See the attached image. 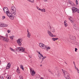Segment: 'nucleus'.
<instances>
[{
  "label": "nucleus",
  "instance_id": "nucleus-1",
  "mask_svg": "<svg viewBox=\"0 0 79 79\" xmlns=\"http://www.w3.org/2000/svg\"><path fill=\"white\" fill-rule=\"evenodd\" d=\"M6 14L8 16L10 17V18L11 20H13L14 19V17L15 16V15H14V14L13 13H11L9 11L8 13H6Z\"/></svg>",
  "mask_w": 79,
  "mask_h": 79
},
{
  "label": "nucleus",
  "instance_id": "nucleus-2",
  "mask_svg": "<svg viewBox=\"0 0 79 79\" xmlns=\"http://www.w3.org/2000/svg\"><path fill=\"white\" fill-rule=\"evenodd\" d=\"M6 14L8 16L10 17V18L11 20H13L14 19V17L15 16V15H14V14L13 13H11L9 11L8 13H6Z\"/></svg>",
  "mask_w": 79,
  "mask_h": 79
},
{
  "label": "nucleus",
  "instance_id": "nucleus-3",
  "mask_svg": "<svg viewBox=\"0 0 79 79\" xmlns=\"http://www.w3.org/2000/svg\"><path fill=\"white\" fill-rule=\"evenodd\" d=\"M16 9L15 8V6H12L10 9V12L11 13H13L14 15H16Z\"/></svg>",
  "mask_w": 79,
  "mask_h": 79
},
{
  "label": "nucleus",
  "instance_id": "nucleus-4",
  "mask_svg": "<svg viewBox=\"0 0 79 79\" xmlns=\"http://www.w3.org/2000/svg\"><path fill=\"white\" fill-rule=\"evenodd\" d=\"M25 48L22 47H19L17 48H16V51L17 52L22 51V52H24Z\"/></svg>",
  "mask_w": 79,
  "mask_h": 79
},
{
  "label": "nucleus",
  "instance_id": "nucleus-5",
  "mask_svg": "<svg viewBox=\"0 0 79 79\" xmlns=\"http://www.w3.org/2000/svg\"><path fill=\"white\" fill-rule=\"evenodd\" d=\"M64 77L66 79H70L69 78V74L67 72H65L64 73Z\"/></svg>",
  "mask_w": 79,
  "mask_h": 79
},
{
  "label": "nucleus",
  "instance_id": "nucleus-6",
  "mask_svg": "<svg viewBox=\"0 0 79 79\" xmlns=\"http://www.w3.org/2000/svg\"><path fill=\"white\" fill-rule=\"evenodd\" d=\"M48 32H55V29L54 28H52L51 26H49L48 27Z\"/></svg>",
  "mask_w": 79,
  "mask_h": 79
},
{
  "label": "nucleus",
  "instance_id": "nucleus-7",
  "mask_svg": "<svg viewBox=\"0 0 79 79\" xmlns=\"http://www.w3.org/2000/svg\"><path fill=\"white\" fill-rule=\"evenodd\" d=\"M17 43L19 46H21L22 45V42H23V39L22 38H19L17 40Z\"/></svg>",
  "mask_w": 79,
  "mask_h": 79
},
{
  "label": "nucleus",
  "instance_id": "nucleus-8",
  "mask_svg": "<svg viewBox=\"0 0 79 79\" xmlns=\"http://www.w3.org/2000/svg\"><path fill=\"white\" fill-rule=\"evenodd\" d=\"M39 46L40 47H41L42 48H43V49H45V48H46V46H45V45L43 44H42V43H40L39 44Z\"/></svg>",
  "mask_w": 79,
  "mask_h": 79
},
{
  "label": "nucleus",
  "instance_id": "nucleus-9",
  "mask_svg": "<svg viewBox=\"0 0 79 79\" xmlns=\"http://www.w3.org/2000/svg\"><path fill=\"white\" fill-rule=\"evenodd\" d=\"M3 10L4 13H8V11H9V10H8V8L6 7H5V8H3Z\"/></svg>",
  "mask_w": 79,
  "mask_h": 79
},
{
  "label": "nucleus",
  "instance_id": "nucleus-10",
  "mask_svg": "<svg viewBox=\"0 0 79 79\" xmlns=\"http://www.w3.org/2000/svg\"><path fill=\"white\" fill-rule=\"evenodd\" d=\"M8 27V25H5L3 23L0 22V27Z\"/></svg>",
  "mask_w": 79,
  "mask_h": 79
},
{
  "label": "nucleus",
  "instance_id": "nucleus-11",
  "mask_svg": "<svg viewBox=\"0 0 79 79\" xmlns=\"http://www.w3.org/2000/svg\"><path fill=\"white\" fill-rule=\"evenodd\" d=\"M48 34H49V36L52 37H56V35H53L51 32H48Z\"/></svg>",
  "mask_w": 79,
  "mask_h": 79
},
{
  "label": "nucleus",
  "instance_id": "nucleus-12",
  "mask_svg": "<svg viewBox=\"0 0 79 79\" xmlns=\"http://www.w3.org/2000/svg\"><path fill=\"white\" fill-rule=\"evenodd\" d=\"M77 9V8L76 7H73L72 9L73 13H75V12H76Z\"/></svg>",
  "mask_w": 79,
  "mask_h": 79
},
{
  "label": "nucleus",
  "instance_id": "nucleus-13",
  "mask_svg": "<svg viewBox=\"0 0 79 79\" xmlns=\"http://www.w3.org/2000/svg\"><path fill=\"white\" fill-rule=\"evenodd\" d=\"M70 39L71 40H75L76 39V37L72 35H70L69 36Z\"/></svg>",
  "mask_w": 79,
  "mask_h": 79
},
{
  "label": "nucleus",
  "instance_id": "nucleus-14",
  "mask_svg": "<svg viewBox=\"0 0 79 79\" xmlns=\"http://www.w3.org/2000/svg\"><path fill=\"white\" fill-rule=\"evenodd\" d=\"M10 66H11V63H8L6 66V69H10Z\"/></svg>",
  "mask_w": 79,
  "mask_h": 79
},
{
  "label": "nucleus",
  "instance_id": "nucleus-15",
  "mask_svg": "<svg viewBox=\"0 0 79 79\" xmlns=\"http://www.w3.org/2000/svg\"><path fill=\"white\" fill-rule=\"evenodd\" d=\"M66 22H67V21H66V20H65L64 21V25L65 27H67V26H68V23H66Z\"/></svg>",
  "mask_w": 79,
  "mask_h": 79
},
{
  "label": "nucleus",
  "instance_id": "nucleus-16",
  "mask_svg": "<svg viewBox=\"0 0 79 79\" xmlns=\"http://www.w3.org/2000/svg\"><path fill=\"white\" fill-rule=\"evenodd\" d=\"M35 74V72L34 70L32 71V73L31 74V76H34V75Z\"/></svg>",
  "mask_w": 79,
  "mask_h": 79
},
{
  "label": "nucleus",
  "instance_id": "nucleus-17",
  "mask_svg": "<svg viewBox=\"0 0 79 79\" xmlns=\"http://www.w3.org/2000/svg\"><path fill=\"white\" fill-rule=\"evenodd\" d=\"M56 75H57L58 77H60L61 76V73L59 72H58V74H56Z\"/></svg>",
  "mask_w": 79,
  "mask_h": 79
},
{
  "label": "nucleus",
  "instance_id": "nucleus-18",
  "mask_svg": "<svg viewBox=\"0 0 79 79\" xmlns=\"http://www.w3.org/2000/svg\"><path fill=\"white\" fill-rule=\"evenodd\" d=\"M40 11H42V12H45V9H40Z\"/></svg>",
  "mask_w": 79,
  "mask_h": 79
},
{
  "label": "nucleus",
  "instance_id": "nucleus-19",
  "mask_svg": "<svg viewBox=\"0 0 79 79\" xmlns=\"http://www.w3.org/2000/svg\"><path fill=\"white\" fill-rule=\"evenodd\" d=\"M20 66H21V69H22V70L23 71H24V68L23 67V65H21Z\"/></svg>",
  "mask_w": 79,
  "mask_h": 79
},
{
  "label": "nucleus",
  "instance_id": "nucleus-20",
  "mask_svg": "<svg viewBox=\"0 0 79 79\" xmlns=\"http://www.w3.org/2000/svg\"><path fill=\"white\" fill-rule=\"evenodd\" d=\"M28 2H32V3H34V0H27Z\"/></svg>",
  "mask_w": 79,
  "mask_h": 79
},
{
  "label": "nucleus",
  "instance_id": "nucleus-21",
  "mask_svg": "<svg viewBox=\"0 0 79 79\" xmlns=\"http://www.w3.org/2000/svg\"><path fill=\"white\" fill-rule=\"evenodd\" d=\"M30 34H31V33H28L27 34V37L28 38H30Z\"/></svg>",
  "mask_w": 79,
  "mask_h": 79
},
{
  "label": "nucleus",
  "instance_id": "nucleus-22",
  "mask_svg": "<svg viewBox=\"0 0 79 79\" xmlns=\"http://www.w3.org/2000/svg\"><path fill=\"white\" fill-rule=\"evenodd\" d=\"M10 49L11 51H12V52H15V49H13V48H10Z\"/></svg>",
  "mask_w": 79,
  "mask_h": 79
},
{
  "label": "nucleus",
  "instance_id": "nucleus-23",
  "mask_svg": "<svg viewBox=\"0 0 79 79\" xmlns=\"http://www.w3.org/2000/svg\"><path fill=\"white\" fill-rule=\"evenodd\" d=\"M30 73H31L32 71H33V70H32V68H30Z\"/></svg>",
  "mask_w": 79,
  "mask_h": 79
},
{
  "label": "nucleus",
  "instance_id": "nucleus-24",
  "mask_svg": "<svg viewBox=\"0 0 79 79\" xmlns=\"http://www.w3.org/2000/svg\"><path fill=\"white\" fill-rule=\"evenodd\" d=\"M2 39H3L4 40H6L7 39H8V38H5V37H3Z\"/></svg>",
  "mask_w": 79,
  "mask_h": 79
},
{
  "label": "nucleus",
  "instance_id": "nucleus-25",
  "mask_svg": "<svg viewBox=\"0 0 79 79\" xmlns=\"http://www.w3.org/2000/svg\"><path fill=\"white\" fill-rule=\"evenodd\" d=\"M46 48L48 49V50H49V49H50V47H47V46L46 48Z\"/></svg>",
  "mask_w": 79,
  "mask_h": 79
},
{
  "label": "nucleus",
  "instance_id": "nucleus-26",
  "mask_svg": "<svg viewBox=\"0 0 79 79\" xmlns=\"http://www.w3.org/2000/svg\"><path fill=\"white\" fill-rule=\"evenodd\" d=\"M6 77L7 78V79H11V77H9V76H6Z\"/></svg>",
  "mask_w": 79,
  "mask_h": 79
},
{
  "label": "nucleus",
  "instance_id": "nucleus-27",
  "mask_svg": "<svg viewBox=\"0 0 79 79\" xmlns=\"http://www.w3.org/2000/svg\"><path fill=\"white\" fill-rule=\"evenodd\" d=\"M19 77L20 78V79H23V76L22 75L19 76Z\"/></svg>",
  "mask_w": 79,
  "mask_h": 79
},
{
  "label": "nucleus",
  "instance_id": "nucleus-28",
  "mask_svg": "<svg viewBox=\"0 0 79 79\" xmlns=\"http://www.w3.org/2000/svg\"><path fill=\"white\" fill-rule=\"evenodd\" d=\"M3 36H0V39H3Z\"/></svg>",
  "mask_w": 79,
  "mask_h": 79
},
{
  "label": "nucleus",
  "instance_id": "nucleus-29",
  "mask_svg": "<svg viewBox=\"0 0 79 79\" xmlns=\"http://www.w3.org/2000/svg\"><path fill=\"white\" fill-rule=\"evenodd\" d=\"M75 1H76V4L77 5H78V1H77V0H75Z\"/></svg>",
  "mask_w": 79,
  "mask_h": 79
},
{
  "label": "nucleus",
  "instance_id": "nucleus-30",
  "mask_svg": "<svg viewBox=\"0 0 79 79\" xmlns=\"http://www.w3.org/2000/svg\"><path fill=\"white\" fill-rule=\"evenodd\" d=\"M52 39L53 41H55V38H52Z\"/></svg>",
  "mask_w": 79,
  "mask_h": 79
},
{
  "label": "nucleus",
  "instance_id": "nucleus-31",
  "mask_svg": "<svg viewBox=\"0 0 79 79\" xmlns=\"http://www.w3.org/2000/svg\"><path fill=\"white\" fill-rule=\"evenodd\" d=\"M10 38L11 40H13V38L12 36H10Z\"/></svg>",
  "mask_w": 79,
  "mask_h": 79
},
{
  "label": "nucleus",
  "instance_id": "nucleus-32",
  "mask_svg": "<svg viewBox=\"0 0 79 79\" xmlns=\"http://www.w3.org/2000/svg\"><path fill=\"white\" fill-rule=\"evenodd\" d=\"M75 69H77V71H78V70H79L78 69L77 67H76V65L75 66Z\"/></svg>",
  "mask_w": 79,
  "mask_h": 79
},
{
  "label": "nucleus",
  "instance_id": "nucleus-33",
  "mask_svg": "<svg viewBox=\"0 0 79 79\" xmlns=\"http://www.w3.org/2000/svg\"><path fill=\"white\" fill-rule=\"evenodd\" d=\"M77 13H79V9H77Z\"/></svg>",
  "mask_w": 79,
  "mask_h": 79
},
{
  "label": "nucleus",
  "instance_id": "nucleus-34",
  "mask_svg": "<svg viewBox=\"0 0 79 79\" xmlns=\"http://www.w3.org/2000/svg\"><path fill=\"white\" fill-rule=\"evenodd\" d=\"M10 30H8L7 31V32L8 33H10Z\"/></svg>",
  "mask_w": 79,
  "mask_h": 79
},
{
  "label": "nucleus",
  "instance_id": "nucleus-35",
  "mask_svg": "<svg viewBox=\"0 0 79 79\" xmlns=\"http://www.w3.org/2000/svg\"><path fill=\"white\" fill-rule=\"evenodd\" d=\"M5 18V16H2V19H4Z\"/></svg>",
  "mask_w": 79,
  "mask_h": 79
},
{
  "label": "nucleus",
  "instance_id": "nucleus-36",
  "mask_svg": "<svg viewBox=\"0 0 79 79\" xmlns=\"http://www.w3.org/2000/svg\"><path fill=\"white\" fill-rule=\"evenodd\" d=\"M5 41L7 42L8 41V39H7V40H5Z\"/></svg>",
  "mask_w": 79,
  "mask_h": 79
},
{
  "label": "nucleus",
  "instance_id": "nucleus-37",
  "mask_svg": "<svg viewBox=\"0 0 79 79\" xmlns=\"http://www.w3.org/2000/svg\"><path fill=\"white\" fill-rule=\"evenodd\" d=\"M36 8H37V9H38V10H40V8L37 6L36 7Z\"/></svg>",
  "mask_w": 79,
  "mask_h": 79
},
{
  "label": "nucleus",
  "instance_id": "nucleus-38",
  "mask_svg": "<svg viewBox=\"0 0 79 79\" xmlns=\"http://www.w3.org/2000/svg\"><path fill=\"white\" fill-rule=\"evenodd\" d=\"M77 48H75V52H77Z\"/></svg>",
  "mask_w": 79,
  "mask_h": 79
},
{
  "label": "nucleus",
  "instance_id": "nucleus-39",
  "mask_svg": "<svg viewBox=\"0 0 79 79\" xmlns=\"http://www.w3.org/2000/svg\"><path fill=\"white\" fill-rule=\"evenodd\" d=\"M62 71H63V73H64V72H65L64 71V70H63V69H62Z\"/></svg>",
  "mask_w": 79,
  "mask_h": 79
},
{
  "label": "nucleus",
  "instance_id": "nucleus-40",
  "mask_svg": "<svg viewBox=\"0 0 79 79\" xmlns=\"http://www.w3.org/2000/svg\"><path fill=\"white\" fill-rule=\"evenodd\" d=\"M17 73H19V71H19V69H17Z\"/></svg>",
  "mask_w": 79,
  "mask_h": 79
},
{
  "label": "nucleus",
  "instance_id": "nucleus-41",
  "mask_svg": "<svg viewBox=\"0 0 79 79\" xmlns=\"http://www.w3.org/2000/svg\"><path fill=\"white\" fill-rule=\"evenodd\" d=\"M27 32L28 34H30V33L29 32V30L28 29H27Z\"/></svg>",
  "mask_w": 79,
  "mask_h": 79
},
{
  "label": "nucleus",
  "instance_id": "nucleus-42",
  "mask_svg": "<svg viewBox=\"0 0 79 79\" xmlns=\"http://www.w3.org/2000/svg\"><path fill=\"white\" fill-rule=\"evenodd\" d=\"M55 39L56 40H58V38H55Z\"/></svg>",
  "mask_w": 79,
  "mask_h": 79
},
{
  "label": "nucleus",
  "instance_id": "nucleus-43",
  "mask_svg": "<svg viewBox=\"0 0 79 79\" xmlns=\"http://www.w3.org/2000/svg\"><path fill=\"white\" fill-rule=\"evenodd\" d=\"M44 59H44V57L43 58H42V60L41 62V63H42V61H43V60H44Z\"/></svg>",
  "mask_w": 79,
  "mask_h": 79
},
{
  "label": "nucleus",
  "instance_id": "nucleus-44",
  "mask_svg": "<svg viewBox=\"0 0 79 79\" xmlns=\"http://www.w3.org/2000/svg\"><path fill=\"white\" fill-rule=\"evenodd\" d=\"M6 36L7 37H8V34L6 33Z\"/></svg>",
  "mask_w": 79,
  "mask_h": 79
},
{
  "label": "nucleus",
  "instance_id": "nucleus-45",
  "mask_svg": "<svg viewBox=\"0 0 79 79\" xmlns=\"http://www.w3.org/2000/svg\"><path fill=\"white\" fill-rule=\"evenodd\" d=\"M73 64H74V66H76V64H75V62H74V61L73 62Z\"/></svg>",
  "mask_w": 79,
  "mask_h": 79
},
{
  "label": "nucleus",
  "instance_id": "nucleus-46",
  "mask_svg": "<svg viewBox=\"0 0 79 79\" xmlns=\"http://www.w3.org/2000/svg\"><path fill=\"white\" fill-rule=\"evenodd\" d=\"M40 56H42V57H44V56H43V55L42 54H40Z\"/></svg>",
  "mask_w": 79,
  "mask_h": 79
},
{
  "label": "nucleus",
  "instance_id": "nucleus-47",
  "mask_svg": "<svg viewBox=\"0 0 79 79\" xmlns=\"http://www.w3.org/2000/svg\"><path fill=\"white\" fill-rule=\"evenodd\" d=\"M43 57L44 58V59H45V58H47V56H45L44 57L43 56Z\"/></svg>",
  "mask_w": 79,
  "mask_h": 79
},
{
  "label": "nucleus",
  "instance_id": "nucleus-48",
  "mask_svg": "<svg viewBox=\"0 0 79 79\" xmlns=\"http://www.w3.org/2000/svg\"><path fill=\"white\" fill-rule=\"evenodd\" d=\"M38 53H39V55H41V54H40V53L39 52H38Z\"/></svg>",
  "mask_w": 79,
  "mask_h": 79
},
{
  "label": "nucleus",
  "instance_id": "nucleus-49",
  "mask_svg": "<svg viewBox=\"0 0 79 79\" xmlns=\"http://www.w3.org/2000/svg\"><path fill=\"white\" fill-rule=\"evenodd\" d=\"M69 4H70V5H71V4L72 3H71V2H69Z\"/></svg>",
  "mask_w": 79,
  "mask_h": 79
},
{
  "label": "nucleus",
  "instance_id": "nucleus-50",
  "mask_svg": "<svg viewBox=\"0 0 79 79\" xmlns=\"http://www.w3.org/2000/svg\"><path fill=\"white\" fill-rule=\"evenodd\" d=\"M29 57H30V58H32V56H30L29 55Z\"/></svg>",
  "mask_w": 79,
  "mask_h": 79
},
{
  "label": "nucleus",
  "instance_id": "nucleus-51",
  "mask_svg": "<svg viewBox=\"0 0 79 79\" xmlns=\"http://www.w3.org/2000/svg\"><path fill=\"white\" fill-rule=\"evenodd\" d=\"M41 58H42V57H39V59L40 60V59H41Z\"/></svg>",
  "mask_w": 79,
  "mask_h": 79
},
{
  "label": "nucleus",
  "instance_id": "nucleus-52",
  "mask_svg": "<svg viewBox=\"0 0 79 79\" xmlns=\"http://www.w3.org/2000/svg\"><path fill=\"white\" fill-rule=\"evenodd\" d=\"M64 63H65L66 64H67V63H66L65 61L64 62Z\"/></svg>",
  "mask_w": 79,
  "mask_h": 79
},
{
  "label": "nucleus",
  "instance_id": "nucleus-53",
  "mask_svg": "<svg viewBox=\"0 0 79 79\" xmlns=\"http://www.w3.org/2000/svg\"><path fill=\"white\" fill-rule=\"evenodd\" d=\"M2 79H3V77H1Z\"/></svg>",
  "mask_w": 79,
  "mask_h": 79
},
{
  "label": "nucleus",
  "instance_id": "nucleus-54",
  "mask_svg": "<svg viewBox=\"0 0 79 79\" xmlns=\"http://www.w3.org/2000/svg\"><path fill=\"white\" fill-rule=\"evenodd\" d=\"M69 20H70V21H71V19H70V18H69Z\"/></svg>",
  "mask_w": 79,
  "mask_h": 79
},
{
  "label": "nucleus",
  "instance_id": "nucleus-55",
  "mask_svg": "<svg viewBox=\"0 0 79 79\" xmlns=\"http://www.w3.org/2000/svg\"><path fill=\"white\" fill-rule=\"evenodd\" d=\"M38 56H39V58H40V57H41L40 56H39V55Z\"/></svg>",
  "mask_w": 79,
  "mask_h": 79
},
{
  "label": "nucleus",
  "instance_id": "nucleus-56",
  "mask_svg": "<svg viewBox=\"0 0 79 79\" xmlns=\"http://www.w3.org/2000/svg\"><path fill=\"white\" fill-rule=\"evenodd\" d=\"M48 0H44V2H47Z\"/></svg>",
  "mask_w": 79,
  "mask_h": 79
},
{
  "label": "nucleus",
  "instance_id": "nucleus-57",
  "mask_svg": "<svg viewBox=\"0 0 79 79\" xmlns=\"http://www.w3.org/2000/svg\"><path fill=\"white\" fill-rule=\"evenodd\" d=\"M71 21H72L71 22L72 23H73V21L72 20H71Z\"/></svg>",
  "mask_w": 79,
  "mask_h": 79
},
{
  "label": "nucleus",
  "instance_id": "nucleus-58",
  "mask_svg": "<svg viewBox=\"0 0 79 79\" xmlns=\"http://www.w3.org/2000/svg\"><path fill=\"white\" fill-rule=\"evenodd\" d=\"M11 37H15V36H11Z\"/></svg>",
  "mask_w": 79,
  "mask_h": 79
},
{
  "label": "nucleus",
  "instance_id": "nucleus-59",
  "mask_svg": "<svg viewBox=\"0 0 79 79\" xmlns=\"http://www.w3.org/2000/svg\"><path fill=\"white\" fill-rule=\"evenodd\" d=\"M40 66H42V64L40 65Z\"/></svg>",
  "mask_w": 79,
  "mask_h": 79
},
{
  "label": "nucleus",
  "instance_id": "nucleus-60",
  "mask_svg": "<svg viewBox=\"0 0 79 79\" xmlns=\"http://www.w3.org/2000/svg\"><path fill=\"white\" fill-rule=\"evenodd\" d=\"M41 79H44V78L42 77V78H41Z\"/></svg>",
  "mask_w": 79,
  "mask_h": 79
},
{
  "label": "nucleus",
  "instance_id": "nucleus-61",
  "mask_svg": "<svg viewBox=\"0 0 79 79\" xmlns=\"http://www.w3.org/2000/svg\"><path fill=\"white\" fill-rule=\"evenodd\" d=\"M0 63H1V61L0 60Z\"/></svg>",
  "mask_w": 79,
  "mask_h": 79
},
{
  "label": "nucleus",
  "instance_id": "nucleus-62",
  "mask_svg": "<svg viewBox=\"0 0 79 79\" xmlns=\"http://www.w3.org/2000/svg\"><path fill=\"white\" fill-rule=\"evenodd\" d=\"M18 71H19V70H18Z\"/></svg>",
  "mask_w": 79,
  "mask_h": 79
},
{
  "label": "nucleus",
  "instance_id": "nucleus-63",
  "mask_svg": "<svg viewBox=\"0 0 79 79\" xmlns=\"http://www.w3.org/2000/svg\"><path fill=\"white\" fill-rule=\"evenodd\" d=\"M46 50H48V49H46Z\"/></svg>",
  "mask_w": 79,
  "mask_h": 79
}]
</instances>
